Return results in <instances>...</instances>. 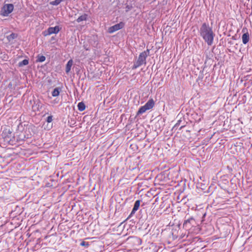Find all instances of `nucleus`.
<instances>
[{
  "label": "nucleus",
  "mask_w": 252,
  "mask_h": 252,
  "mask_svg": "<svg viewBox=\"0 0 252 252\" xmlns=\"http://www.w3.org/2000/svg\"><path fill=\"white\" fill-rule=\"evenodd\" d=\"M199 33L208 45L211 46L213 44L215 34L212 28L209 26L208 23H204L202 25L199 30Z\"/></svg>",
  "instance_id": "nucleus-1"
},
{
  "label": "nucleus",
  "mask_w": 252,
  "mask_h": 252,
  "mask_svg": "<svg viewBox=\"0 0 252 252\" xmlns=\"http://www.w3.org/2000/svg\"><path fill=\"white\" fill-rule=\"evenodd\" d=\"M150 50L147 49L141 53L139 55L137 61L134 63L132 67V69H135L138 67L141 66L143 64H146V58L149 55Z\"/></svg>",
  "instance_id": "nucleus-2"
},
{
  "label": "nucleus",
  "mask_w": 252,
  "mask_h": 252,
  "mask_svg": "<svg viewBox=\"0 0 252 252\" xmlns=\"http://www.w3.org/2000/svg\"><path fill=\"white\" fill-rule=\"evenodd\" d=\"M155 106V101L153 98L150 99L146 104L140 107L137 112L136 116L144 113L147 110L152 109Z\"/></svg>",
  "instance_id": "nucleus-3"
},
{
  "label": "nucleus",
  "mask_w": 252,
  "mask_h": 252,
  "mask_svg": "<svg viewBox=\"0 0 252 252\" xmlns=\"http://www.w3.org/2000/svg\"><path fill=\"white\" fill-rule=\"evenodd\" d=\"M13 9L14 6L12 4H5L1 8L0 14L2 16H7Z\"/></svg>",
  "instance_id": "nucleus-4"
},
{
  "label": "nucleus",
  "mask_w": 252,
  "mask_h": 252,
  "mask_svg": "<svg viewBox=\"0 0 252 252\" xmlns=\"http://www.w3.org/2000/svg\"><path fill=\"white\" fill-rule=\"evenodd\" d=\"M124 25L125 24L123 22H120L119 24L111 26L109 27L108 29V32L110 33H112L120 29H122L124 27Z\"/></svg>",
  "instance_id": "nucleus-5"
},
{
  "label": "nucleus",
  "mask_w": 252,
  "mask_h": 252,
  "mask_svg": "<svg viewBox=\"0 0 252 252\" xmlns=\"http://www.w3.org/2000/svg\"><path fill=\"white\" fill-rule=\"evenodd\" d=\"M60 31V28L59 26H57L54 27H49L48 29V33L45 34V35H47L48 34L50 35L53 33H57Z\"/></svg>",
  "instance_id": "nucleus-6"
},
{
  "label": "nucleus",
  "mask_w": 252,
  "mask_h": 252,
  "mask_svg": "<svg viewBox=\"0 0 252 252\" xmlns=\"http://www.w3.org/2000/svg\"><path fill=\"white\" fill-rule=\"evenodd\" d=\"M194 222V219L191 217L189 219L185 220L183 223V227L185 228H189Z\"/></svg>",
  "instance_id": "nucleus-7"
},
{
  "label": "nucleus",
  "mask_w": 252,
  "mask_h": 252,
  "mask_svg": "<svg viewBox=\"0 0 252 252\" xmlns=\"http://www.w3.org/2000/svg\"><path fill=\"white\" fill-rule=\"evenodd\" d=\"M242 38L243 43L244 44H247L250 40V35H249V33L247 32L246 33H244L242 35Z\"/></svg>",
  "instance_id": "nucleus-8"
},
{
  "label": "nucleus",
  "mask_w": 252,
  "mask_h": 252,
  "mask_svg": "<svg viewBox=\"0 0 252 252\" xmlns=\"http://www.w3.org/2000/svg\"><path fill=\"white\" fill-rule=\"evenodd\" d=\"M140 205V200H137L135 201L134 207L131 211V214L135 213V212L138 210Z\"/></svg>",
  "instance_id": "nucleus-9"
},
{
  "label": "nucleus",
  "mask_w": 252,
  "mask_h": 252,
  "mask_svg": "<svg viewBox=\"0 0 252 252\" xmlns=\"http://www.w3.org/2000/svg\"><path fill=\"white\" fill-rule=\"evenodd\" d=\"M72 64H73L72 60H71V59L69 60L68 61V62L66 65L65 72L66 73H68L70 72Z\"/></svg>",
  "instance_id": "nucleus-10"
},
{
  "label": "nucleus",
  "mask_w": 252,
  "mask_h": 252,
  "mask_svg": "<svg viewBox=\"0 0 252 252\" xmlns=\"http://www.w3.org/2000/svg\"><path fill=\"white\" fill-rule=\"evenodd\" d=\"M61 91V89L60 88H56L54 89L53 92H52V95L53 97L58 96L59 95Z\"/></svg>",
  "instance_id": "nucleus-11"
},
{
  "label": "nucleus",
  "mask_w": 252,
  "mask_h": 252,
  "mask_svg": "<svg viewBox=\"0 0 252 252\" xmlns=\"http://www.w3.org/2000/svg\"><path fill=\"white\" fill-rule=\"evenodd\" d=\"M18 36V34L15 33H12L9 35L7 36V39L9 42H11Z\"/></svg>",
  "instance_id": "nucleus-12"
},
{
  "label": "nucleus",
  "mask_w": 252,
  "mask_h": 252,
  "mask_svg": "<svg viewBox=\"0 0 252 252\" xmlns=\"http://www.w3.org/2000/svg\"><path fill=\"white\" fill-rule=\"evenodd\" d=\"M77 107H78V109L80 111H83L86 108L85 105V104L83 102H79L78 105H77Z\"/></svg>",
  "instance_id": "nucleus-13"
},
{
  "label": "nucleus",
  "mask_w": 252,
  "mask_h": 252,
  "mask_svg": "<svg viewBox=\"0 0 252 252\" xmlns=\"http://www.w3.org/2000/svg\"><path fill=\"white\" fill-rule=\"evenodd\" d=\"M87 16H88L87 14H84V15H82L80 16V17H79L77 19L76 21L78 23H79L83 21H85L87 19Z\"/></svg>",
  "instance_id": "nucleus-14"
},
{
  "label": "nucleus",
  "mask_w": 252,
  "mask_h": 252,
  "mask_svg": "<svg viewBox=\"0 0 252 252\" xmlns=\"http://www.w3.org/2000/svg\"><path fill=\"white\" fill-rule=\"evenodd\" d=\"M29 63V61L27 59H25L23 60L22 62H20L19 63V66H22L24 65H26L28 64Z\"/></svg>",
  "instance_id": "nucleus-15"
},
{
  "label": "nucleus",
  "mask_w": 252,
  "mask_h": 252,
  "mask_svg": "<svg viewBox=\"0 0 252 252\" xmlns=\"http://www.w3.org/2000/svg\"><path fill=\"white\" fill-rule=\"evenodd\" d=\"M46 58L43 55H38L37 56V61L38 62H43L45 61Z\"/></svg>",
  "instance_id": "nucleus-16"
},
{
  "label": "nucleus",
  "mask_w": 252,
  "mask_h": 252,
  "mask_svg": "<svg viewBox=\"0 0 252 252\" xmlns=\"http://www.w3.org/2000/svg\"><path fill=\"white\" fill-rule=\"evenodd\" d=\"M63 0H55L51 2V4L54 5H57L60 4Z\"/></svg>",
  "instance_id": "nucleus-17"
},
{
  "label": "nucleus",
  "mask_w": 252,
  "mask_h": 252,
  "mask_svg": "<svg viewBox=\"0 0 252 252\" xmlns=\"http://www.w3.org/2000/svg\"><path fill=\"white\" fill-rule=\"evenodd\" d=\"M80 245L81 246H84V247H88L89 246V244L88 242H85V241H82Z\"/></svg>",
  "instance_id": "nucleus-18"
},
{
  "label": "nucleus",
  "mask_w": 252,
  "mask_h": 252,
  "mask_svg": "<svg viewBox=\"0 0 252 252\" xmlns=\"http://www.w3.org/2000/svg\"><path fill=\"white\" fill-rule=\"evenodd\" d=\"M53 120V119H52V116H48L47 118V122L48 123H50Z\"/></svg>",
  "instance_id": "nucleus-19"
},
{
  "label": "nucleus",
  "mask_w": 252,
  "mask_h": 252,
  "mask_svg": "<svg viewBox=\"0 0 252 252\" xmlns=\"http://www.w3.org/2000/svg\"><path fill=\"white\" fill-rule=\"evenodd\" d=\"M31 135H32V134H30V135H29V134H28V135H27V137L25 136V138H29Z\"/></svg>",
  "instance_id": "nucleus-20"
},
{
  "label": "nucleus",
  "mask_w": 252,
  "mask_h": 252,
  "mask_svg": "<svg viewBox=\"0 0 252 252\" xmlns=\"http://www.w3.org/2000/svg\"><path fill=\"white\" fill-rule=\"evenodd\" d=\"M30 131V128H27L26 129V131Z\"/></svg>",
  "instance_id": "nucleus-21"
}]
</instances>
